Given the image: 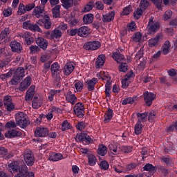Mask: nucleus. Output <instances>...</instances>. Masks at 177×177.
Returning <instances> with one entry per match:
<instances>
[{"label": "nucleus", "instance_id": "nucleus-1", "mask_svg": "<svg viewBox=\"0 0 177 177\" xmlns=\"http://www.w3.org/2000/svg\"><path fill=\"white\" fill-rule=\"evenodd\" d=\"M15 120L17 125L21 128H26L29 122L27 120V115L23 112H20L15 115Z\"/></svg>", "mask_w": 177, "mask_h": 177}, {"label": "nucleus", "instance_id": "nucleus-2", "mask_svg": "<svg viewBox=\"0 0 177 177\" xmlns=\"http://www.w3.org/2000/svg\"><path fill=\"white\" fill-rule=\"evenodd\" d=\"M15 177H35V174L33 172H28V167L23 163L20 165L19 171Z\"/></svg>", "mask_w": 177, "mask_h": 177}, {"label": "nucleus", "instance_id": "nucleus-3", "mask_svg": "<svg viewBox=\"0 0 177 177\" xmlns=\"http://www.w3.org/2000/svg\"><path fill=\"white\" fill-rule=\"evenodd\" d=\"M24 160L28 167H32V165H34L35 158H34V153H32L31 150L26 149L24 151Z\"/></svg>", "mask_w": 177, "mask_h": 177}, {"label": "nucleus", "instance_id": "nucleus-4", "mask_svg": "<svg viewBox=\"0 0 177 177\" xmlns=\"http://www.w3.org/2000/svg\"><path fill=\"white\" fill-rule=\"evenodd\" d=\"M23 28L24 30H30V31H33L34 32H42V30L38 26L37 22L36 24L31 23V21H26L22 24Z\"/></svg>", "mask_w": 177, "mask_h": 177}, {"label": "nucleus", "instance_id": "nucleus-5", "mask_svg": "<svg viewBox=\"0 0 177 177\" xmlns=\"http://www.w3.org/2000/svg\"><path fill=\"white\" fill-rule=\"evenodd\" d=\"M76 139L80 142H82L84 145H89L93 143V140L85 133V131L82 132L80 135H77Z\"/></svg>", "mask_w": 177, "mask_h": 177}, {"label": "nucleus", "instance_id": "nucleus-6", "mask_svg": "<svg viewBox=\"0 0 177 177\" xmlns=\"http://www.w3.org/2000/svg\"><path fill=\"white\" fill-rule=\"evenodd\" d=\"M153 19V17H151L148 24V34L150 35H153V34H156L160 30V24L158 23L154 24Z\"/></svg>", "mask_w": 177, "mask_h": 177}, {"label": "nucleus", "instance_id": "nucleus-7", "mask_svg": "<svg viewBox=\"0 0 177 177\" xmlns=\"http://www.w3.org/2000/svg\"><path fill=\"white\" fill-rule=\"evenodd\" d=\"M73 111L77 117H79V118H82V117L84 115V113H85V107L84 106V104L80 102L75 104L73 107Z\"/></svg>", "mask_w": 177, "mask_h": 177}, {"label": "nucleus", "instance_id": "nucleus-8", "mask_svg": "<svg viewBox=\"0 0 177 177\" xmlns=\"http://www.w3.org/2000/svg\"><path fill=\"white\" fill-rule=\"evenodd\" d=\"M10 28H6L0 33V42L1 44H7L10 39Z\"/></svg>", "mask_w": 177, "mask_h": 177}, {"label": "nucleus", "instance_id": "nucleus-9", "mask_svg": "<svg viewBox=\"0 0 177 177\" xmlns=\"http://www.w3.org/2000/svg\"><path fill=\"white\" fill-rule=\"evenodd\" d=\"M37 26H44L46 30H50V28L52 27V21H50V17L46 15L43 19H39L37 21Z\"/></svg>", "mask_w": 177, "mask_h": 177}, {"label": "nucleus", "instance_id": "nucleus-10", "mask_svg": "<svg viewBox=\"0 0 177 177\" xmlns=\"http://www.w3.org/2000/svg\"><path fill=\"white\" fill-rule=\"evenodd\" d=\"M50 70L53 78H56V81H60V76L59 75L60 65L57 62H55L51 65Z\"/></svg>", "mask_w": 177, "mask_h": 177}, {"label": "nucleus", "instance_id": "nucleus-11", "mask_svg": "<svg viewBox=\"0 0 177 177\" xmlns=\"http://www.w3.org/2000/svg\"><path fill=\"white\" fill-rule=\"evenodd\" d=\"M100 47V42L97 41H87L84 45V48L86 50H96Z\"/></svg>", "mask_w": 177, "mask_h": 177}, {"label": "nucleus", "instance_id": "nucleus-12", "mask_svg": "<svg viewBox=\"0 0 177 177\" xmlns=\"http://www.w3.org/2000/svg\"><path fill=\"white\" fill-rule=\"evenodd\" d=\"M32 15L35 16L37 19H41L42 17L44 19L45 16H48L45 12V9L39 6H37L34 8Z\"/></svg>", "mask_w": 177, "mask_h": 177}, {"label": "nucleus", "instance_id": "nucleus-13", "mask_svg": "<svg viewBox=\"0 0 177 177\" xmlns=\"http://www.w3.org/2000/svg\"><path fill=\"white\" fill-rule=\"evenodd\" d=\"M156 97V94L149 92V91H145L144 93V100L145 102V104L147 106H151L153 104V100H154Z\"/></svg>", "mask_w": 177, "mask_h": 177}, {"label": "nucleus", "instance_id": "nucleus-14", "mask_svg": "<svg viewBox=\"0 0 177 177\" xmlns=\"http://www.w3.org/2000/svg\"><path fill=\"white\" fill-rule=\"evenodd\" d=\"M3 104L8 111H13L15 110V104L12 102V97L9 95L4 96Z\"/></svg>", "mask_w": 177, "mask_h": 177}, {"label": "nucleus", "instance_id": "nucleus-15", "mask_svg": "<svg viewBox=\"0 0 177 177\" xmlns=\"http://www.w3.org/2000/svg\"><path fill=\"white\" fill-rule=\"evenodd\" d=\"M21 38H24L27 45H31L34 42V38L32 37V33L31 32H24L19 34Z\"/></svg>", "mask_w": 177, "mask_h": 177}, {"label": "nucleus", "instance_id": "nucleus-16", "mask_svg": "<svg viewBox=\"0 0 177 177\" xmlns=\"http://www.w3.org/2000/svg\"><path fill=\"white\" fill-rule=\"evenodd\" d=\"M10 46L11 48L12 52H14L15 53H21V51L23 50V46L21 43L18 42L16 40L12 41L10 43Z\"/></svg>", "mask_w": 177, "mask_h": 177}, {"label": "nucleus", "instance_id": "nucleus-17", "mask_svg": "<svg viewBox=\"0 0 177 177\" xmlns=\"http://www.w3.org/2000/svg\"><path fill=\"white\" fill-rule=\"evenodd\" d=\"M31 85V77H26L20 84L19 86L21 92H24Z\"/></svg>", "mask_w": 177, "mask_h": 177}, {"label": "nucleus", "instance_id": "nucleus-18", "mask_svg": "<svg viewBox=\"0 0 177 177\" xmlns=\"http://www.w3.org/2000/svg\"><path fill=\"white\" fill-rule=\"evenodd\" d=\"M35 135L37 138H45L49 135V130L48 128L37 127L35 131Z\"/></svg>", "mask_w": 177, "mask_h": 177}, {"label": "nucleus", "instance_id": "nucleus-19", "mask_svg": "<svg viewBox=\"0 0 177 177\" xmlns=\"http://www.w3.org/2000/svg\"><path fill=\"white\" fill-rule=\"evenodd\" d=\"M161 41H162V35L158 34L155 38H152L149 40L148 45L149 48H154V46H157V45H158V42H161Z\"/></svg>", "mask_w": 177, "mask_h": 177}, {"label": "nucleus", "instance_id": "nucleus-20", "mask_svg": "<svg viewBox=\"0 0 177 177\" xmlns=\"http://www.w3.org/2000/svg\"><path fill=\"white\" fill-rule=\"evenodd\" d=\"M78 36L82 38H86L89 34H91V30L88 26H82L77 28Z\"/></svg>", "mask_w": 177, "mask_h": 177}, {"label": "nucleus", "instance_id": "nucleus-21", "mask_svg": "<svg viewBox=\"0 0 177 177\" xmlns=\"http://www.w3.org/2000/svg\"><path fill=\"white\" fill-rule=\"evenodd\" d=\"M36 44L38 45V47L41 49H43V50H46V48H48V40L44 39V37H38L36 39Z\"/></svg>", "mask_w": 177, "mask_h": 177}, {"label": "nucleus", "instance_id": "nucleus-22", "mask_svg": "<svg viewBox=\"0 0 177 177\" xmlns=\"http://www.w3.org/2000/svg\"><path fill=\"white\" fill-rule=\"evenodd\" d=\"M35 94V86H31L26 91L25 100H26L27 102L32 100V97H34Z\"/></svg>", "mask_w": 177, "mask_h": 177}, {"label": "nucleus", "instance_id": "nucleus-23", "mask_svg": "<svg viewBox=\"0 0 177 177\" xmlns=\"http://www.w3.org/2000/svg\"><path fill=\"white\" fill-rule=\"evenodd\" d=\"M74 68H75L74 64L71 62L66 63L63 69L64 75H70L74 71Z\"/></svg>", "mask_w": 177, "mask_h": 177}, {"label": "nucleus", "instance_id": "nucleus-24", "mask_svg": "<svg viewBox=\"0 0 177 177\" xmlns=\"http://www.w3.org/2000/svg\"><path fill=\"white\" fill-rule=\"evenodd\" d=\"M66 100L68 103L74 105V104L77 102L78 98H77V96H75V94H73V92L68 91L66 95Z\"/></svg>", "mask_w": 177, "mask_h": 177}, {"label": "nucleus", "instance_id": "nucleus-25", "mask_svg": "<svg viewBox=\"0 0 177 177\" xmlns=\"http://www.w3.org/2000/svg\"><path fill=\"white\" fill-rule=\"evenodd\" d=\"M23 135V132L16 130H10L5 133L6 138H20Z\"/></svg>", "mask_w": 177, "mask_h": 177}, {"label": "nucleus", "instance_id": "nucleus-26", "mask_svg": "<svg viewBox=\"0 0 177 177\" xmlns=\"http://www.w3.org/2000/svg\"><path fill=\"white\" fill-rule=\"evenodd\" d=\"M97 82V78L93 77L91 80H88L86 82V84L87 86V89L89 92L95 90V85H96Z\"/></svg>", "mask_w": 177, "mask_h": 177}, {"label": "nucleus", "instance_id": "nucleus-27", "mask_svg": "<svg viewBox=\"0 0 177 177\" xmlns=\"http://www.w3.org/2000/svg\"><path fill=\"white\" fill-rule=\"evenodd\" d=\"M115 16V13L114 12H109L102 17V21L104 23H110V21H113L114 20V17Z\"/></svg>", "mask_w": 177, "mask_h": 177}, {"label": "nucleus", "instance_id": "nucleus-28", "mask_svg": "<svg viewBox=\"0 0 177 177\" xmlns=\"http://www.w3.org/2000/svg\"><path fill=\"white\" fill-rule=\"evenodd\" d=\"M148 116H149L148 112H145L142 113H137V118H138L137 122H139L140 124H143V122H146V121H147Z\"/></svg>", "mask_w": 177, "mask_h": 177}, {"label": "nucleus", "instance_id": "nucleus-29", "mask_svg": "<svg viewBox=\"0 0 177 177\" xmlns=\"http://www.w3.org/2000/svg\"><path fill=\"white\" fill-rule=\"evenodd\" d=\"M105 62H106V56H104V55H99L95 62L96 68H100V67H102V66L104 64Z\"/></svg>", "mask_w": 177, "mask_h": 177}, {"label": "nucleus", "instance_id": "nucleus-30", "mask_svg": "<svg viewBox=\"0 0 177 177\" xmlns=\"http://www.w3.org/2000/svg\"><path fill=\"white\" fill-rule=\"evenodd\" d=\"M9 171L12 173L16 174L19 172L20 169V166H19V162H12L8 165Z\"/></svg>", "mask_w": 177, "mask_h": 177}, {"label": "nucleus", "instance_id": "nucleus-31", "mask_svg": "<svg viewBox=\"0 0 177 177\" xmlns=\"http://www.w3.org/2000/svg\"><path fill=\"white\" fill-rule=\"evenodd\" d=\"M161 50L162 55H168L169 53V50H171V42H169V41H165Z\"/></svg>", "mask_w": 177, "mask_h": 177}, {"label": "nucleus", "instance_id": "nucleus-32", "mask_svg": "<svg viewBox=\"0 0 177 177\" xmlns=\"http://www.w3.org/2000/svg\"><path fill=\"white\" fill-rule=\"evenodd\" d=\"M14 75L18 77L21 80H23V77L26 75V72L24 71V68L19 67L17 68L15 71L14 70Z\"/></svg>", "mask_w": 177, "mask_h": 177}, {"label": "nucleus", "instance_id": "nucleus-33", "mask_svg": "<svg viewBox=\"0 0 177 177\" xmlns=\"http://www.w3.org/2000/svg\"><path fill=\"white\" fill-rule=\"evenodd\" d=\"M42 106V100L38 99V97H34V99L32 102V106L34 109H39Z\"/></svg>", "mask_w": 177, "mask_h": 177}, {"label": "nucleus", "instance_id": "nucleus-34", "mask_svg": "<svg viewBox=\"0 0 177 177\" xmlns=\"http://www.w3.org/2000/svg\"><path fill=\"white\" fill-rule=\"evenodd\" d=\"M50 161H60L63 160V155L62 153H53L49 156Z\"/></svg>", "mask_w": 177, "mask_h": 177}, {"label": "nucleus", "instance_id": "nucleus-35", "mask_svg": "<svg viewBox=\"0 0 177 177\" xmlns=\"http://www.w3.org/2000/svg\"><path fill=\"white\" fill-rule=\"evenodd\" d=\"M143 127L142 123L137 122L134 126V133L136 135H140V133H142V131H143Z\"/></svg>", "mask_w": 177, "mask_h": 177}, {"label": "nucleus", "instance_id": "nucleus-36", "mask_svg": "<svg viewBox=\"0 0 177 177\" xmlns=\"http://www.w3.org/2000/svg\"><path fill=\"white\" fill-rule=\"evenodd\" d=\"M137 100L138 99L136 98V97H127L122 100V104L123 106H126V104H133V103H135V102H136Z\"/></svg>", "mask_w": 177, "mask_h": 177}, {"label": "nucleus", "instance_id": "nucleus-37", "mask_svg": "<svg viewBox=\"0 0 177 177\" xmlns=\"http://www.w3.org/2000/svg\"><path fill=\"white\" fill-rule=\"evenodd\" d=\"M15 73V69H10L8 73L1 74L0 75V80H2V81H6L8 78H10L12 75H13V73Z\"/></svg>", "mask_w": 177, "mask_h": 177}, {"label": "nucleus", "instance_id": "nucleus-38", "mask_svg": "<svg viewBox=\"0 0 177 177\" xmlns=\"http://www.w3.org/2000/svg\"><path fill=\"white\" fill-rule=\"evenodd\" d=\"M111 118H113V110L109 109L107 110L104 115V124L109 122Z\"/></svg>", "mask_w": 177, "mask_h": 177}, {"label": "nucleus", "instance_id": "nucleus-39", "mask_svg": "<svg viewBox=\"0 0 177 177\" xmlns=\"http://www.w3.org/2000/svg\"><path fill=\"white\" fill-rule=\"evenodd\" d=\"M60 5H57L52 9L53 16L55 19L60 17Z\"/></svg>", "mask_w": 177, "mask_h": 177}, {"label": "nucleus", "instance_id": "nucleus-40", "mask_svg": "<svg viewBox=\"0 0 177 177\" xmlns=\"http://www.w3.org/2000/svg\"><path fill=\"white\" fill-rule=\"evenodd\" d=\"M97 153L100 156H106L107 154V147L103 144L100 145L98 147Z\"/></svg>", "mask_w": 177, "mask_h": 177}, {"label": "nucleus", "instance_id": "nucleus-41", "mask_svg": "<svg viewBox=\"0 0 177 177\" xmlns=\"http://www.w3.org/2000/svg\"><path fill=\"white\" fill-rule=\"evenodd\" d=\"M111 56L117 63H121V61L124 60V55L120 53H113Z\"/></svg>", "mask_w": 177, "mask_h": 177}, {"label": "nucleus", "instance_id": "nucleus-42", "mask_svg": "<svg viewBox=\"0 0 177 177\" xmlns=\"http://www.w3.org/2000/svg\"><path fill=\"white\" fill-rule=\"evenodd\" d=\"M83 21L84 24H91L93 21V15L88 14L83 17Z\"/></svg>", "mask_w": 177, "mask_h": 177}, {"label": "nucleus", "instance_id": "nucleus-43", "mask_svg": "<svg viewBox=\"0 0 177 177\" xmlns=\"http://www.w3.org/2000/svg\"><path fill=\"white\" fill-rule=\"evenodd\" d=\"M60 92H62V90H50L48 92V99L50 102H53L54 97H55V95H57V93H60Z\"/></svg>", "mask_w": 177, "mask_h": 177}, {"label": "nucleus", "instance_id": "nucleus-44", "mask_svg": "<svg viewBox=\"0 0 177 177\" xmlns=\"http://www.w3.org/2000/svg\"><path fill=\"white\" fill-rule=\"evenodd\" d=\"M62 31H60L58 29H55L52 32H51V38L53 39H57V38H61L62 37Z\"/></svg>", "mask_w": 177, "mask_h": 177}, {"label": "nucleus", "instance_id": "nucleus-45", "mask_svg": "<svg viewBox=\"0 0 177 177\" xmlns=\"http://www.w3.org/2000/svg\"><path fill=\"white\" fill-rule=\"evenodd\" d=\"M75 88L77 91V92H81L82 89H84V82L77 80L75 82Z\"/></svg>", "mask_w": 177, "mask_h": 177}, {"label": "nucleus", "instance_id": "nucleus-46", "mask_svg": "<svg viewBox=\"0 0 177 177\" xmlns=\"http://www.w3.org/2000/svg\"><path fill=\"white\" fill-rule=\"evenodd\" d=\"M88 164L91 167H93L95 164H96V156L95 155L90 153L88 155Z\"/></svg>", "mask_w": 177, "mask_h": 177}, {"label": "nucleus", "instance_id": "nucleus-47", "mask_svg": "<svg viewBox=\"0 0 177 177\" xmlns=\"http://www.w3.org/2000/svg\"><path fill=\"white\" fill-rule=\"evenodd\" d=\"M70 128H71V124H70V122H68V121L67 120H64L62 123V131H68V129H70Z\"/></svg>", "mask_w": 177, "mask_h": 177}, {"label": "nucleus", "instance_id": "nucleus-48", "mask_svg": "<svg viewBox=\"0 0 177 177\" xmlns=\"http://www.w3.org/2000/svg\"><path fill=\"white\" fill-rule=\"evenodd\" d=\"M69 27H75L78 24V20L74 17H71L67 19Z\"/></svg>", "mask_w": 177, "mask_h": 177}, {"label": "nucleus", "instance_id": "nucleus-49", "mask_svg": "<svg viewBox=\"0 0 177 177\" xmlns=\"http://www.w3.org/2000/svg\"><path fill=\"white\" fill-rule=\"evenodd\" d=\"M61 2L66 9H68L73 6V0H61Z\"/></svg>", "mask_w": 177, "mask_h": 177}, {"label": "nucleus", "instance_id": "nucleus-50", "mask_svg": "<svg viewBox=\"0 0 177 177\" xmlns=\"http://www.w3.org/2000/svg\"><path fill=\"white\" fill-rule=\"evenodd\" d=\"M26 12H27L26 10V6H24V4H23V3H19V8H18V11H17V15L19 16H21V15H24V13H26Z\"/></svg>", "mask_w": 177, "mask_h": 177}, {"label": "nucleus", "instance_id": "nucleus-51", "mask_svg": "<svg viewBox=\"0 0 177 177\" xmlns=\"http://www.w3.org/2000/svg\"><path fill=\"white\" fill-rule=\"evenodd\" d=\"M132 12V6H128L123 8V11L121 13L122 16H128L129 13Z\"/></svg>", "mask_w": 177, "mask_h": 177}, {"label": "nucleus", "instance_id": "nucleus-52", "mask_svg": "<svg viewBox=\"0 0 177 177\" xmlns=\"http://www.w3.org/2000/svg\"><path fill=\"white\" fill-rule=\"evenodd\" d=\"M143 169L144 171H148L149 172H156V167L149 163L145 165Z\"/></svg>", "mask_w": 177, "mask_h": 177}, {"label": "nucleus", "instance_id": "nucleus-53", "mask_svg": "<svg viewBox=\"0 0 177 177\" xmlns=\"http://www.w3.org/2000/svg\"><path fill=\"white\" fill-rule=\"evenodd\" d=\"M142 15H143V10L142 8H137V10L133 12L134 19H136V20H139Z\"/></svg>", "mask_w": 177, "mask_h": 177}, {"label": "nucleus", "instance_id": "nucleus-54", "mask_svg": "<svg viewBox=\"0 0 177 177\" xmlns=\"http://www.w3.org/2000/svg\"><path fill=\"white\" fill-rule=\"evenodd\" d=\"M29 49H30V53L32 55H35V54L38 53V52L41 51V48H39V47L38 46L32 45L30 46Z\"/></svg>", "mask_w": 177, "mask_h": 177}, {"label": "nucleus", "instance_id": "nucleus-55", "mask_svg": "<svg viewBox=\"0 0 177 177\" xmlns=\"http://www.w3.org/2000/svg\"><path fill=\"white\" fill-rule=\"evenodd\" d=\"M121 64L119 66V71L122 73H127L128 71V64L125 62H120Z\"/></svg>", "mask_w": 177, "mask_h": 177}, {"label": "nucleus", "instance_id": "nucleus-56", "mask_svg": "<svg viewBox=\"0 0 177 177\" xmlns=\"http://www.w3.org/2000/svg\"><path fill=\"white\" fill-rule=\"evenodd\" d=\"M132 39L134 42H140L142 39V33L137 32L132 36Z\"/></svg>", "mask_w": 177, "mask_h": 177}, {"label": "nucleus", "instance_id": "nucleus-57", "mask_svg": "<svg viewBox=\"0 0 177 177\" xmlns=\"http://www.w3.org/2000/svg\"><path fill=\"white\" fill-rule=\"evenodd\" d=\"M20 81H21V79L14 75L12 79L9 82V84L10 85H17Z\"/></svg>", "mask_w": 177, "mask_h": 177}, {"label": "nucleus", "instance_id": "nucleus-58", "mask_svg": "<svg viewBox=\"0 0 177 177\" xmlns=\"http://www.w3.org/2000/svg\"><path fill=\"white\" fill-rule=\"evenodd\" d=\"M149 5H150V3H149V0H141L140 8L141 9L146 10L147 8H149Z\"/></svg>", "mask_w": 177, "mask_h": 177}, {"label": "nucleus", "instance_id": "nucleus-59", "mask_svg": "<svg viewBox=\"0 0 177 177\" xmlns=\"http://www.w3.org/2000/svg\"><path fill=\"white\" fill-rule=\"evenodd\" d=\"M177 132V120L172 122V124L167 128V132H174L175 131Z\"/></svg>", "mask_w": 177, "mask_h": 177}, {"label": "nucleus", "instance_id": "nucleus-60", "mask_svg": "<svg viewBox=\"0 0 177 177\" xmlns=\"http://www.w3.org/2000/svg\"><path fill=\"white\" fill-rule=\"evenodd\" d=\"M17 127V123H15L13 121L8 122L6 124V128H8V129H13L14 128H16Z\"/></svg>", "mask_w": 177, "mask_h": 177}, {"label": "nucleus", "instance_id": "nucleus-61", "mask_svg": "<svg viewBox=\"0 0 177 177\" xmlns=\"http://www.w3.org/2000/svg\"><path fill=\"white\" fill-rule=\"evenodd\" d=\"M100 167L103 171H107V169H109V162H107V161L103 160L100 163Z\"/></svg>", "mask_w": 177, "mask_h": 177}, {"label": "nucleus", "instance_id": "nucleus-62", "mask_svg": "<svg viewBox=\"0 0 177 177\" xmlns=\"http://www.w3.org/2000/svg\"><path fill=\"white\" fill-rule=\"evenodd\" d=\"M93 5L95 3L93 1H90L84 8V12H89L90 10H92L93 9Z\"/></svg>", "mask_w": 177, "mask_h": 177}, {"label": "nucleus", "instance_id": "nucleus-63", "mask_svg": "<svg viewBox=\"0 0 177 177\" xmlns=\"http://www.w3.org/2000/svg\"><path fill=\"white\" fill-rule=\"evenodd\" d=\"M95 6L97 10H103L104 9V4L102 1H97L95 3Z\"/></svg>", "mask_w": 177, "mask_h": 177}, {"label": "nucleus", "instance_id": "nucleus-64", "mask_svg": "<svg viewBox=\"0 0 177 177\" xmlns=\"http://www.w3.org/2000/svg\"><path fill=\"white\" fill-rule=\"evenodd\" d=\"M120 149L124 153L132 152V147H121Z\"/></svg>", "mask_w": 177, "mask_h": 177}]
</instances>
